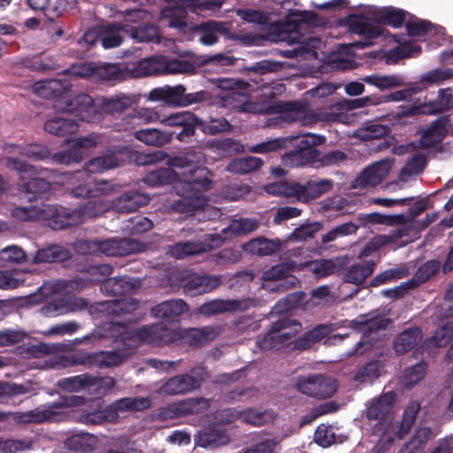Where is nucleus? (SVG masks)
<instances>
[{"label":"nucleus","mask_w":453,"mask_h":453,"mask_svg":"<svg viewBox=\"0 0 453 453\" xmlns=\"http://www.w3.org/2000/svg\"><path fill=\"white\" fill-rule=\"evenodd\" d=\"M180 173L172 168H159L150 172L142 181L150 187L173 184L180 198L173 203V211L180 213H190L203 208L208 199L204 191L212 188L211 174L205 167L189 168L188 172Z\"/></svg>","instance_id":"obj_1"},{"label":"nucleus","mask_w":453,"mask_h":453,"mask_svg":"<svg viewBox=\"0 0 453 453\" xmlns=\"http://www.w3.org/2000/svg\"><path fill=\"white\" fill-rule=\"evenodd\" d=\"M221 98L226 107L237 110L240 112L279 113L280 120L286 123L299 122L303 126H311L320 121L334 122L339 119V115L336 113L312 110L300 102H280L264 106L250 101L247 94L237 89L226 92Z\"/></svg>","instance_id":"obj_2"},{"label":"nucleus","mask_w":453,"mask_h":453,"mask_svg":"<svg viewBox=\"0 0 453 453\" xmlns=\"http://www.w3.org/2000/svg\"><path fill=\"white\" fill-rule=\"evenodd\" d=\"M86 398L80 395L60 396L57 401L41 405L27 411H18L13 415V418L18 423H43L51 421H59L63 414L58 410L67 407H76L83 405Z\"/></svg>","instance_id":"obj_3"},{"label":"nucleus","mask_w":453,"mask_h":453,"mask_svg":"<svg viewBox=\"0 0 453 453\" xmlns=\"http://www.w3.org/2000/svg\"><path fill=\"white\" fill-rule=\"evenodd\" d=\"M129 149L125 145L109 147L102 155L88 160L82 170L74 173H66L70 182L80 181L88 177V173H102L123 165L124 156L127 155Z\"/></svg>","instance_id":"obj_4"},{"label":"nucleus","mask_w":453,"mask_h":453,"mask_svg":"<svg viewBox=\"0 0 453 453\" xmlns=\"http://www.w3.org/2000/svg\"><path fill=\"white\" fill-rule=\"evenodd\" d=\"M122 334L124 341H129L137 344L146 342L151 345H162L176 342L180 339V332L169 328L164 323L144 326L138 329H128L122 323Z\"/></svg>","instance_id":"obj_5"},{"label":"nucleus","mask_w":453,"mask_h":453,"mask_svg":"<svg viewBox=\"0 0 453 453\" xmlns=\"http://www.w3.org/2000/svg\"><path fill=\"white\" fill-rule=\"evenodd\" d=\"M206 94L203 90L187 93V88L182 84L164 85L151 89L147 98L151 102H161L167 106L187 107L204 101Z\"/></svg>","instance_id":"obj_6"},{"label":"nucleus","mask_w":453,"mask_h":453,"mask_svg":"<svg viewBox=\"0 0 453 453\" xmlns=\"http://www.w3.org/2000/svg\"><path fill=\"white\" fill-rule=\"evenodd\" d=\"M302 328V324L296 319H280L272 324L270 331L263 338L257 340L256 347L259 350L280 349L288 344Z\"/></svg>","instance_id":"obj_7"},{"label":"nucleus","mask_w":453,"mask_h":453,"mask_svg":"<svg viewBox=\"0 0 453 453\" xmlns=\"http://www.w3.org/2000/svg\"><path fill=\"white\" fill-rule=\"evenodd\" d=\"M395 403V395L389 391L368 401L365 404V417L377 420L374 434L383 436L392 426V410Z\"/></svg>","instance_id":"obj_8"},{"label":"nucleus","mask_w":453,"mask_h":453,"mask_svg":"<svg viewBox=\"0 0 453 453\" xmlns=\"http://www.w3.org/2000/svg\"><path fill=\"white\" fill-rule=\"evenodd\" d=\"M53 107L59 111L73 113L82 121L98 122L101 119V111L87 94H79L73 98L65 96L53 104Z\"/></svg>","instance_id":"obj_9"},{"label":"nucleus","mask_w":453,"mask_h":453,"mask_svg":"<svg viewBox=\"0 0 453 453\" xmlns=\"http://www.w3.org/2000/svg\"><path fill=\"white\" fill-rule=\"evenodd\" d=\"M453 108V92L450 88H441L437 97L427 104L415 100L411 104H403L397 108L396 116L399 118L411 117L418 114H437Z\"/></svg>","instance_id":"obj_10"},{"label":"nucleus","mask_w":453,"mask_h":453,"mask_svg":"<svg viewBox=\"0 0 453 453\" xmlns=\"http://www.w3.org/2000/svg\"><path fill=\"white\" fill-rule=\"evenodd\" d=\"M297 391L310 397L324 399L331 397L337 390L335 379L324 374L299 376L296 381Z\"/></svg>","instance_id":"obj_11"},{"label":"nucleus","mask_w":453,"mask_h":453,"mask_svg":"<svg viewBox=\"0 0 453 453\" xmlns=\"http://www.w3.org/2000/svg\"><path fill=\"white\" fill-rule=\"evenodd\" d=\"M209 373L205 367L199 366L184 373L170 378L160 388L163 394L169 395H184L197 389L201 383L208 379Z\"/></svg>","instance_id":"obj_12"},{"label":"nucleus","mask_w":453,"mask_h":453,"mask_svg":"<svg viewBox=\"0 0 453 453\" xmlns=\"http://www.w3.org/2000/svg\"><path fill=\"white\" fill-rule=\"evenodd\" d=\"M224 238L219 234H205L202 241H188L177 242L169 246L167 253L176 258L183 259L189 256H196L220 247Z\"/></svg>","instance_id":"obj_13"},{"label":"nucleus","mask_w":453,"mask_h":453,"mask_svg":"<svg viewBox=\"0 0 453 453\" xmlns=\"http://www.w3.org/2000/svg\"><path fill=\"white\" fill-rule=\"evenodd\" d=\"M167 3L172 4V6L164 8L160 16L162 19H168V26L179 30H183L187 27L185 20L187 15V9L193 12L198 10L211 9L212 3H199L197 0H165Z\"/></svg>","instance_id":"obj_14"},{"label":"nucleus","mask_w":453,"mask_h":453,"mask_svg":"<svg viewBox=\"0 0 453 453\" xmlns=\"http://www.w3.org/2000/svg\"><path fill=\"white\" fill-rule=\"evenodd\" d=\"M128 24L111 23L99 26L85 33L88 43L100 42L104 49L117 48L124 42L123 34L127 35Z\"/></svg>","instance_id":"obj_15"},{"label":"nucleus","mask_w":453,"mask_h":453,"mask_svg":"<svg viewBox=\"0 0 453 453\" xmlns=\"http://www.w3.org/2000/svg\"><path fill=\"white\" fill-rule=\"evenodd\" d=\"M93 208L94 206L91 203L73 210L58 209L54 206V212L49 217L47 225L55 230L78 226L84 223L88 219L96 216Z\"/></svg>","instance_id":"obj_16"},{"label":"nucleus","mask_w":453,"mask_h":453,"mask_svg":"<svg viewBox=\"0 0 453 453\" xmlns=\"http://www.w3.org/2000/svg\"><path fill=\"white\" fill-rule=\"evenodd\" d=\"M352 323L355 324V326L357 324L361 326L360 330L364 332V335L348 353V356H352L357 353L362 354L370 349L372 342L377 339L379 331L386 329L389 320L384 317H376L366 320H353Z\"/></svg>","instance_id":"obj_17"},{"label":"nucleus","mask_w":453,"mask_h":453,"mask_svg":"<svg viewBox=\"0 0 453 453\" xmlns=\"http://www.w3.org/2000/svg\"><path fill=\"white\" fill-rule=\"evenodd\" d=\"M64 183L73 186L71 193L75 197H97L107 196L116 189V186L111 181L106 180L90 181L88 180V177H85L82 180H73V183H71L66 173L64 174Z\"/></svg>","instance_id":"obj_18"},{"label":"nucleus","mask_w":453,"mask_h":453,"mask_svg":"<svg viewBox=\"0 0 453 453\" xmlns=\"http://www.w3.org/2000/svg\"><path fill=\"white\" fill-rule=\"evenodd\" d=\"M252 305L253 302L249 298H215L200 305L197 312L206 317H212L225 312L245 311Z\"/></svg>","instance_id":"obj_19"},{"label":"nucleus","mask_w":453,"mask_h":453,"mask_svg":"<svg viewBox=\"0 0 453 453\" xmlns=\"http://www.w3.org/2000/svg\"><path fill=\"white\" fill-rule=\"evenodd\" d=\"M116 341L119 338L123 348H118L111 351L96 352V368H111L119 365L124 360L133 355L137 349V344L129 341H124L122 334L114 337Z\"/></svg>","instance_id":"obj_20"},{"label":"nucleus","mask_w":453,"mask_h":453,"mask_svg":"<svg viewBox=\"0 0 453 453\" xmlns=\"http://www.w3.org/2000/svg\"><path fill=\"white\" fill-rule=\"evenodd\" d=\"M303 26L296 21L272 24L268 39L274 42H286L289 45L304 43L306 39L301 32Z\"/></svg>","instance_id":"obj_21"},{"label":"nucleus","mask_w":453,"mask_h":453,"mask_svg":"<svg viewBox=\"0 0 453 453\" xmlns=\"http://www.w3.org/2000/svg\"><path fill=\"white\" fill-rule=\"evenodd\" d=\"M160 115L154 108L139 107L126 114L121 121L114 124L116 131H131L141 125L161 120Z\"/></svg>","instance_id":"obj_22"},{"label":"nucleus","mask_w":453,"mask_h":453,"mask_svg":"<svg viewBox=\"0 0 453 453\" xmlns=\"http://www.w3.org/2000/svg\"><path fill=\"white\" fill-rule=\"evenodd\" d=\"M393 160L384 158L365 168L355 180L356 188L374 187L380 184L388 174Z\"/></svg>","instance_id":"obj_23"},{"label":"nucleus","mask_w":453,"mask_h":453,"mask_svg":"<svg viewBox=\"0 0 453 453\" xmlns=\"http://www.w3.org/2000/svg\"><path fill=\"white\" fill-rule=\"evenodd\" d=\"M160 123L165 127H182L181 131L177 134L176 138L184 142L187 138L195 134L196 127L200 124V119L191 111H183L163 118Z\"/></svg>","instance_id":"obj_24"},{"label":"nucleus","mask_w":453,"mask_h":453,"mask_svg":"<svg viewBox=\"0 0 453 453\" xmlns=\"http://www.w3.org/2000/svg\"><path fill=\"white\" fill-rule=\"evenodd\" d=\"M72 73L81 77L91 76L102 81H119L122 76L119 66L114 64L96 65L94 63H88L77 70L73 69Z\"/></svg>","instance_id":"obj_25"},{"label":"nucleus","mask_w":453,"mask_h":453,"mask_svg":"<svg viewBox=\"0 0 453 453\" xmlns=\"http://www.w3.org/2000/svg\"><path fill=\"white\" fill-rule=\"evenodd\" d=\"M295 267L296 264L294 262H283L275 265L264 272L263 279L265 280H282V281L277 286V289L280 291L294 288L300 283L296 277L290 274Z\"/></svg>","instance_id":"obj_26"},{"label":"nucleus","mask_w":453,"mask_h":453,"mask_svg":"<svg viewBox=\"0 0 453 453\" xmlns=\"http://www.w3.org/2000/svg\"><path fill=\"white\" fill-rule=\"evenodd\" d=\"M54 212V205L42 203L27 206H15L11 210V216L18 221H43L47 223L49 217Z\"/></svg>","instance_id":"obj_27"},{"label":"nucleus","mask_w":453,"mask_h":453,"mask_svg":"<svg viewBox=\"0 0 453 453\" xmlns=\"http://www.w3.org/2000/svg\"><path fill=\"white\" fill-rule=\"evenodd\" d=\"M150 201V196L148 194L129 190L114 199L111 203V207L118 212L128 213L147 205Z\"/></svg>","instance_id":"obj_28"},{"label":"nucleus","mask_w":453,"mask_h":453,"mask_svg":"<svg viewBox=\"0 0 453 453\" xmlns=\"http://www.w3.org/2000/svg\"><path fill=\"white\" fill-rule=\"evenodd\" d=\"M71 89V83L65 79H52L38 81L34 84V92L42 98H54V104Z\"/></svg>","instance_id":"obj_29"},{"label":"nucleus","mask_w":453,"mask_h":453,"mask_svg":"<svg viewBox=\"0 0 453 453\" xmlns=\"http://www.w3.org/2000/svg\"><path fill=\"white\" fill-rule=\"evenodd\" d=\"M195 444L201 448H218L229 443L230 436L218 426H211L197 432Z\"/></svg>","instance_id":"obj_30"},{"label":"nucleus","mask_w":453,"mask_h":453,"mask_svg":"<svg viewBox=\"0 0 453 453\" xmlns=\"http://www.w3.org/2000/svg\"><path fill=\"white\" fill-rule=\"evenodd\" d=\"M334 181L328 179L319 180H310L305 184L296 182V199L300 202H309L332 190Z\"/></svg>","instance_id":"obj_31"},{"label":"nucleus","mask_w":453,"mask_h":453,"mask_svg":"<svg viewBox=\"0 0 453 453\" xmlns=\"http://www.w3.org/2000/svg\"><path fill=\"white\" fill-rule=\"evenodd\" d=\"M219 333V326H205L185 329L182 333H180V338L190 346L200 347L216 339Z\"/></svg>","instance_id":"obj_32"},{"label":"nucleus","mask_w":453,"mask_h":453,"mask_svg":"<svg viewBox=\"0 0 453 453\" xmlns=\"http://www.w3.org/2000/svg\"><path fill=\"white\" fill-rule=\"evenodd\" d=\"M87 306L88 303L82 298H58L42 307V311L46 316L54 317L69 312H75L87 308Z\"/></svg>","instance_id":"obj_33"},{"label":"nucleus","mask_w":453,"mask_h":453,"mask_svg":"<svg viewBox=\"0 0 453 453\" xmlns=\"http://www.w3.org/2000/svg\"><path fill=\"white\" fill-rule=\"evenodd\" d=\"M188 305L183 299H170L164 301L151 309V315L169 320H174L188 311Z\"/></svg>","instance_id":"obj_34"},{"label":"nucleus","mask_w":453,"mask_h":453,"mask_svg":"<svg viewBox=\"0 0 453 453\" xmlns=\"http://www.w3.org/2000/svg\"><path fill=\"white\" fill-rule=\"evenodd\" d=\"M242 248L245 252L251 255L265 257L280 251L282 248V242L279 239L257 237L244 243Z\"/></svg>","instance_id":"obj_35"},{"label":"nucleus","mask_w":453,"mask_h":453,"mask_svg":"<svg viewBox=\"0 0 453 453\" xmlns=\"http://www.w3.org/2000/svg\"><path fill=\"white\" fill-rule=\"evenodd\" d=\"M260 226V223L256 219L251 218H239L230 220L227 226L224 227L219 234L224 238V242L226 239L239 235H246L256 231Z\"/></svg>","instance_id":"obj_36"},{"label":"nucleus","mask_w":453,"mask_h":453,"mask_svg":"<svg viewBox=\"0 0 453 453\" xmlns=\"http://www.w3.org/2000/svg\"><path fill=\"white\" fill-rule=\"evenodd\" d=\"M4 150L8 154L20 155L33 160H42L50 156L48 148L42 144L22 146L14 143H4Z\"/></svg>","instance_id":"obj_37"},{"label":"nucleus","mask_w":453,"mask_h":453,"mask_svg":"<svg viewBox=\"0 0 453 453\" xmlns=\"http://www.w3.org/2000/svg\"><path fill=\"white\" fill-rule=\"evenodd\" d=\"M135 288V282L129 277L109 278L100 285V289L104 294L112 296L128 294Z\"/></svg>","instance_id":"obj_38"},{"label":"nucleus","mask_w":453,"mask_h":453,"mask_svg":"<svg viewBox=\"0 0 453 453\" xmlns=\"http://www.w3.org/2000/svg\"><path fill=\"white\" fill-rule=\"evenodd\" d=\"M449 127L448 117H441L432 122L431 126L424 131L420 139L421 145L432 147L440 142L446 135Z\"/></svg>","instance_id":"obj_39"},{"label":"nucleus","mask_w":453,"mask_h":453,"mask_svg":"<svg viewBox=\"0 0 453 453\" xmlns=\"http://www.w3.org/2000/svg\"><path fill=\"white\" fill-rule=\"evenodd\" d=\"M333 330L332 324H319L296 339L294 342V348L299 350L307 349L326 337Z\"/></svg>","instance_id":"obj_40"},{"label":"nucleus","mask_w":453,"mask_h":453,"mask_svg":"<svg viewBox=\"0 0 453 453\" xmlns=\"http://www.w3.org/2000/svg\"><path fill=\"white\" fill-rule=\"evenodd\" d=\"M320 152L317 149L295 150L282 156V162L289 167L304 166L318 162Z\"/></svg>","instance_id":"obj_41"},{"label":"nucleus","mask_w":453,"mask_h":453,"mask_svg":"<svg viewBox=\"0 0 453 453\" xmlns=\"http://www.w3.org/2000/svg\"><path fill=\"white\" fill-rule=\"evenodd\" d=\"M376 263L373 260L352 264L345 272V282L360 285L374 272Z\"/></svg>","instance_id":"obj_42"},{"label":"nucleus","mask_w":453,"mask_h":453,"mask_svg":"<svg viewBox=\"0 0 453 453\" xmlns=\"http://www.w3.org/2000/svg\"><path fill=\"white\" fill-rule=\"evenodd\" d=\"M422 337V331L418 327L407 328L395 338L394 349L397 354H404L421 342Z\"/></svg>","instance_id":"obj_43"},{"label":"nucleus","mask_w":453,"mask_h":453,"mask_svg":"<svg viewBox=\"0 0 453 453\" xmlns=\"http://www.w3.org/2000/svg\"><path fill=\"white\" fill-rule=\"evenodd\" d=\"M46 132L58 136L71 134L78 131L79 124L66 116H57L44 123Z\"/></svg>","instance_id":"obj_44"},{"label":"nucleus","mask_w":453,"mask_h":453,"mask_svg":"<svg viewBox=\"0 0 453 453\" xmlns=\"http://www.w3.org/2000/svg\"><path fill=\"white\" fill-rule=\"evenodd\" d=\"M134 77H146L151 75H163L162 56H153L143 58L130 70Z\"/></svg>","instance_id":"obj_45"},{"label":"nucleus","mask_w":453,"mask_h":453,"mask_svg":"<svg viewBox=\"0 0 453 453\" xmlns=\"http://www.w3.org/2000/svg\"><path fill=\"white\" fill-rule=\"evenodd\" d=\"M351 29L354 33L366 35L365 42H357L355 45L359 48H365L372 44V39L383 35V29L380 26H372L365 19L357 18L351 23Z\"/></svg>","instance_id":"obj_46"},{"label":"nucleus","mask_w":453,"mask_h":453,"mask_svg":"<svg viewBox=\"0 0 453 453\" xmlns=\"http://www.w3.org/2000/svg\"><path fill=\"white\" fill-rule=\"evenodd\" d=\"M119 239H92L80 242L81 249L89 253H102L106 256H119Z\"/></svg>","instance_id":"obj_47"},{"label":"nucleus","mask_w":453,"mask_h":453,"mask_svg":"<svg viewBox=\"0 0 453 453\" xmlns=\"http://www.w3.org/2000/svg\"><path fill=\"white\" fill-rule=\"evenodd\" d=\"M225 24L222 22L209 20L198 25L196 31L199 33V42L205 46H211L218 42V34L226 31Z\"/></svg>","instance_id":"obj_48"},{"label":"nucleus","mask_w":453,"mask_h":453,"mask_svg":"<svg viewBox=\"0 0 453 453\" xmlns=\"http://www.w3.org/2000/svg\"><path fill=\"white\" fill-rule=\"evenodd\" d=\"M123 331L122 323L119 321H110L104 323L101 326L96 328L89 334L74 340L75 344H81L88 340H99L103 338L115 337Z\"/></svg>","instance_id":"obj_49"},{"label":"nucleus","mask_w":453,"mask_h":453,"mask_svg":"<svg viewBox=\"0 0 453 453\" xmlns=\"http://www.w3.org/2000/svg\"><path fill=\"white\" fill-rule=\"evenodd\" d=\"M264 161L257 157L250 156L233 159L226 166V171L234 174H247L258 170Z\"/></svg>","instance_id":"obj_50"},{"label":"nucleus","mask_w":453,"mask_h":453,"mask_svg":"<svg viewBox=\"0 0 453 453\" xmlns=\"http://www.w3.org/2000/svg\"><path fill=\"white\" fill-rule=\"evenodd\" d=\"M134 137L147 145L159 147L172 140V133L160 131L157 128H146L136 131Z\"/></svg>","instance_id":"obj_51"},{"label":"nucleus","mask_w":453,"mask_h":453,"mask_svg":"<svg viewBox=\"0 0 453 453\" xmlns=\"http://www.w3.org/2000/svg\"><path fill=\"white\" fill-rule=\"evenodd\" d=\"M362 81L369 85L378 88L380 90L400 88L405 83L403 77L399 74H372L363 77Z\"/></svg>","instance_id":"obj_52"},{"label":"nucleus","mask_w":453,"mask_h":453,"mask_svg":"<svg viewBox=\"0 0 453 453\" xmlns=\"http://www.w3.org/2000/svg\"><path fill=\"white\" fill-rule=\"evenodd\" d=\"M66 256L67 251L62 246L50 245L48 247L39 249L29 263L34 265L53 263L58 260L65 259Z\"/></svg>","instance_id":"obj_53"},{"label":"nucleus","mask_w":453,"mask_h":453,"mask_svg":"<svg viewBox=\"0 0 453 453\" xmlns=\"http://www.w3.org/2000/svg\"><path fill=\"white\" fill-rule=\"evenodd\" d=\"M133 103L134 101L130 96L120 94L108 98H102L99 104L102 111L116 114L121 113L128 109Z\"/></svg>","instance_id":"obj_54"},{"label":"nucleus","mask_w":453,"mask_h":453,"mask_svg":"<svg viewBox=\"0 0 453 453\" xmlns=\"http://www.w3.org/2000/svg\"><path fill=\"white\" fill-rule=\"evenodd\" d=\"M437 433L429 426H418L415 429L411 441L406 444V448L409 450L408 453H415L416 451L424 449L428 441L434 439Z\"/></svg>","instance_id":"obj_55"},{"label":"nucleus","mask_w":453,"mask_h":453,"mask_svg":"<svg viewBox=\"0 0 453 453\" xmlns=\"http://www.w3.org/2000/svg\"><path fill=\"white\" fill-rule=\"evenodd\" d=\"M96 436L83 433L68 437L65 444L71 450L85 453L92 451L96 445Z\"/></svg>","instance_id":"obj_56"},{"label":"nucleus","mask_w":453,"mask_h":453,"mask_svg":"<svg viewBox=\"0 0 453 453\" xmlns=\"http://www.w3.org/2000/svg\"><path fill=\"white\" fill-rule=\"evenodd\" d=\"M89 374L83 373L80 375L62 378L57 381V387L65 392H79L81 390L89 393L88 385Z\"/></svg>","instance_id":"obj_57"},{"label":"nucleus","mask_w":453,"mask_h":453,"mask_svg":"<svg viewBox=\"0 0 453 453\" xmlns=\"http://www.w3.org/2000/svg\"><path fill=\"white\" fill-rule=\"evenodd\" d=\"M453 79V68H435L420 75L418 83L424 89L434 85H440L446 81Z\"/></svg>","instance_id":"obj_58"},{"label":"nucleus","mask_w":453,"mask_h":453,"mask_svg":"<svg viewBox=\"0 0 453 453\" xmlns=\"http://www.w3.org/2000/svg\"><path fill=\"white\" fill-rule=\"evenodd\" d=\"M127 35L141 42H159L158 29L154 25L146 24L139 27L128 25Z\"/></svg>","instance_id":"obj_59"},{"label":"nucleus","mask_w":453,"mask_h":453,"mask_svg":"<svg viewBox=\"0 0 453 453\" xmlns=\"http://www.w3.org/2000/svg\"><path fill=\"white\" fill-rule=\"evenodd\" d=\"M426 159L424 154L417 153L410 158L402 168L399 174V180L408 181L412 176L421 173L425 168Z\"/></svg>","instance_id":"obj_60"},{"label":"nucleus","mask_w":453,"mask_h":453,"mask_svg":"<svg viewBox=\"0 0 453 453\" xmlns=\"http://www.w3.org/2000/svg\"><path fill=\"white\" fill-rule=\"evenodd\" d=\"M409 270L405 265H399L394 268L383 271L376 275L370 282L371 287L390 283L394 280L404 278L408 275Z\"/></svg>","instance_id":"obj_61"},{"label":"nucleus","mask_w":453,"mask_h":453,"mask_svg":"<svg viewBox=\"0 0 453 453\" xmlns=\"http://www.w3.org/2000/svg\"><path fill=\"white\" fill-rule=\"evenodd\" d=\"M150 404L149 397H124L115 401L113 408L117 411H140L150 408Z\"/></svg>","instance_id":"obj_62"},{"label":"nucleus","mask_w":453,"mask_h":453,"mask_svg":"<svg viewBox=\"0 0 453 453\" xmlns=\"http://www.w3.org/2000/svg\"><path fill=\"white\" fill-rule=\"evenodd\" d=\"M30 177L31 178L27 181L22 183V190L27 195H31V196H28L29 201H32L37 196H42L50 190V182L47 181L45 179L36 177V175Z\"/></svg>","instance_id":"obj_63"},{"label":"nucleus","mask_w":453,"mask_h":453,"mask_svg":"<svg viewBox=\"0 0 453 453\" xmlns=\"http://www.w3.org/2000/svg\"><path fill=\"white\" fill-rule=\"evenodd\" d=\"M105 304L108 312L116 316L132 313L138 308V302L132 297L107 301Z\"/></svg>","instance_id":"obj_64"}]
</instances>
